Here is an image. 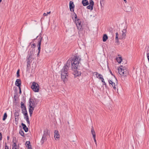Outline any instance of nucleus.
I'll use <instances>...</instances> for the list:
<instances>
[{"label": "nucleus", "instance_id": "1", "mask_svg": "<svg viewBox=\"0 0 149 149\" xmlns=\"http://www.w3.org/2000/svg\"><path fill=\"white\" fill-rule=\"evenodd\" d=\"M72 59L71 68L72 70H76L79 66V64L81 58L80 56H74L72 58H70Z\"/></svg>", "mask_w": 149, "mask_h": 149}, {"label": "nucleus", "instance_id": "2", "mask_svg": "<svg viewBox=\"0 0 149 149\" xmlns=\"http://www.w3.org/2000/svg\"><path fill=\"white\" fill-rule=\"evenodd\" d=\"M36 102L33 99H30L29 100V112L30 116H31L33 111L34 107L36 106Z\"/></svg>", "mask_w": 149, "mask_h": 149}, {"label": "nucleus", "instance_id": "3", "mask_svg": "<svg viewBox=\"0 0 149 149\" xmlns=\"http://www.w3.org/2000/svg\"><path fill=\"white\" fill-rule=\"evenodd\" d=\"M119 74L123 76H126L128 74V72L127 70L125 68L122 66H121L118 69Z\"/></svg>", "mask_w": 149, "mask_h": 149}, {"label": "nucleus", "instance_id": "4", "mask_svg": "<svg viewBox=\"0 0 149 149\" xmlns=\"http://www.w3.org/2000/svg\"><path fill=\"white\" fill-rule=\"evenodd\" d=\"M31 87L35 92H38L39 91V87L38 84L36 82H33Z\"/></svg>", "mask_w": 149, "mask_h": 149}, {"label": "nucleus", "instance_id": "5", "mask_svg": "<svg viewBox=\"0 0 149 149\" xmlns=\"http://www.w3.org/2000/svg\"><path fill=\"white\" fill-rule=\"evenodd\" d=\"M75 22L77 29L79 30H81L82 28V24L80 20L79 19L76 20Z\"/></svg>", "mask_w": 149, "mask_h": 149}, {"label": "nucleus", "instance_id": "6", "mask_svg": "<svg viewBox=\"0 0 149 149\" xmlns=\"http://www.w3.org/2000/svg\"><path fill=\"white\" fill-rule=\"evenodd\" d=\"M68 76L67 73H65L63 72L61 73V78L62 79L64 82H65L67 81V77Z\"/></svg>", "mask_w": 149, "mask_h": 149}, {"label": "nucleus", "instance_id": "7", "mask_svg": "<svg viewBox=\"0 0 149 149\" xmlns=\"http://www.w3.org/2000/svg\"><path fill=\"white\" fill-rule=\"evenodd\" d=\"M33 51H31L30 52V54H29V56L27 58V61H29L31 62L32 61L31 59L33 58Z\"/></svg>", "mask_w": 149, "mask_h": 149}, {"label": "nucleus", "instance_id": "8", "mask_svg": "<svg viewBox=\"0 0 149 149\" xmlns=\"http://www.w3.org/2000/svg\"><path fill=\"white\" fill-rule=\"evenodd\" d=\"M74 5L73 2L72 1H70L69 3V8L70 10L71 11L74 12Z\"/></svg>", "mask_w": 149, "mask_h": 149}, {"label": "nucleus", "instance_id": "9", "mask_svg": "<svg viewBox=\"0 0 149 149\" xmlns=\"http://www.w3.org/2000/svg\"><path fill=\"white\" fill-rule=\"evenodd\" d=\"M127 31L126 29H123L120 33V35L122 37H124L126 36Z\"/></svg>", "mask_w": 149, "mask_h": 149}, {"label": "nucleus", "instance_id": "10", "mask_svg": "<svg viewBox=\"0 0 149 149\" xmlns=\"http://www.w3.org/2000/svg\"><path fill=\"white\" fill-rule=\"evenodd\" d=\"M74 70V71L73 73V74L75 76V77L79 76L81 75V73L80 72L78 71L77 70V69Z\"/></svg>", "mask_w": 149, "mask_h": 149}, {"label": "nucleus", "instance_id": "11", "mask_svg": "<svg viewBox=\"0 0 149 149\" xmlns=\"http://www.w3.org/2000/svg\"><path fill=\"white\" fill-rule=\"evenodd\" d=\"M72 59H71L70 58L67 61L66 65H65V66L66 67L69 68L70 66V65L71 64H72Z\"/></svg>", "mask_w": 149, "mask_h": 149}, {"label": "nucleus", "instance_id": "12", "mask_svg": "<svg viewBox=\"0 0 149 149\" xmlns=\"http://www.w3.org/2000/svg\"><path fill=\"white\" fill-rule=\"evenodd\" d=\"M54 137L56 139H59L60 138V135L58 134V131L57 130H55L54 132Z\"/></svg>", "mask_w": 149, "mask_h": 149}, {"label": "nucleus", "instance_id": "13", "mask_svg": "<svg viewBox=\"0 0 149 149\" xmlns=\"http://www.w3.org/2000/svg\"><path fill=\"white\" fill-rule=\"evenodd\" d=\"M68 68L66 67L65 66H64L61 72H64L65 73H68V70L69 69Z\"/></svg>", "mask_w": 149, "mask_h": 149}, {"label": "nucleus", "instance_id": "14", "mask_svg": "<svg viewBox=\"0 0 149 149\" xmlns=\"http://www.w3.org/2000/svg\"><path fill=\"white\" fill-rule=\"evenodd\" d=\"M124 10L127 12H129L131 10V7L130 6H125Z\"/></svg>", "mask_w": 149, "mask_h": 149}, {"label": "nucleus", "instance_id": "15", "mask_svg": "<svg viewBox=\"0 0 149 149\" xmlns=\"http://www.w3.org/2000/svg\"><path fill=\"white\" fill-rule=\"evenodd\" d=\"M21 125L22 126L23 128L26 132H27L28 131V129L26 126V125L23 123H22Z\"/></svg>", "mask_w": 149, "mask_h": 149}, {"label": "nucleus", "instance_id": "16", "mask_svg": "<svg viewBox=\"0 0 149 149\" xmlns=\"http://www.w3.org/2000/svg\"><path fill=\"white\" fill-rule=\"evenodd\" d=\"M26 147L28 149H32L31 146L30 145V142L29 141H26L25 143Z\"/></svg>", "mask_w": 149, "mask_h": 149}, {"label": "nucleus", "instance_id": "17", "mask_svg": "<svg viewBox=\"0 0 149 149\" xmlns=\"http://www.w3.org/2000/svg\"><path fill=\"white\" fill-rule=\"evenodd\" d=\"M123 38H116V42L117 45H119L121 41Z\"/></svg>", "mask_w": 149, "mask_h": 149}, {"label": "nucleus", "instance_id": "18", "mask_svg": "<svg viewBox=\"0 0 149 149\" xmlns=\"http://www.w3.org/2000/svg\"><path fill=\"white\" fill-rule=\"evenodd\" d=\"M81 3L84 6H87L89 4V3L87 0H82Z\"/></svg>", "mask_w": 149, "mask_h": 149}, {"label": "nucleus", "instance_id": "19", "mask_svg": "<svg viewBox=\"0 0 149 149\" xmlns=\"http://www.w3.org/2000/svg\"><path fill=\"white\" fill-rule=\"evenodd\" d=\"M21 84V81L20 79H17L15 81V84L17 86H20Z\"/></svg>", "mask_w": 149, "mask_h": 149}, {"label": "nucleus", "instance_id": "20", "mask_svg": "<svg viewBox=\"0 0 149 149\" xmlns=\"http://www.w3.org/2000/svg\"><path fill=\"white\" fill-rule=\"evenodd\" d=\"M109 83L111 85L113 89L115 90L116 89L115 83L111 80H109Z\"/></svg>", "mask_w": 149, "mask_h": 149}, {"label": "nucleus", "instance_id": "21", "mask_svg": "<svg viewBox=\"0 0 149 149\" xmlns=\"http://www.w3.org/2000/svg\"><path fill=\"white\" fill-rule=\"evenodd\" d=\"M42 38H41L40 39L38 42V50L39 52H40V45L41 44V42L42 41Z\"/></svg>", "mask_w": 149, "mask_h": 149}, {"label": "nucleus", "instance_id": "22", "mask_svg": "<svg viewBox=\"0 0 149 149\" xmlns=\"http://www.w3.org/2000/svg\"><path fill=\"white\" fill-rule=\"evenodd\" d=\"M91 133L93 135V137H96L95 133L93 127H92V128H91Z\"/></svg>", "mask_w": 149, "mask_h": 149}, {"label": "nucleus", "instance_id": "23", "mask_svg": "<svg viewBox=\"0 0 149 149\" xmlns=\"http://www.w3.org/2000/svg\"><path fill=\"white\" fill-rule=\"evenodd\" d=\"M116 60L118 63H120L122 61V59L121 57H119L116 58Z\"/></svg>", "mask_w": 149, "mask_h": 149}, {"label": "nucleus", "instance_id": "24", "mask_svg": "<svg viewBox=\"0 0 149 149\" xmlns=\"http://www.w3.org/2000/svg\"><path fill=\"white\" fill-rule=\"evenodd\" d=\"M97 77L98 78H99L102 81V82H103L104 80V79L103 78L102 75L100 74H99L98 75V76H97Z\"/></svg>", "mask_w": 149, "mask_h": 149}, {"label": "nucleus", "instance_id": "25", "mask_svg": "<svg viewBox=\"0 0 149 149\" xmlns=\"http://www.w3.org/2000/svg\"><path fill=\"white\" fill-rule=\"evenodd\" d=\"M46 140V137L45 136H43L41 140V142L42 143H44V141Z\"/></svg>", "mask_w": 149, "mask_h": 149}, {"label": "nucleus", "instance_id": "26", "mask_svg": "<svg viewBox=\"0 0 149 149\" xmlns=\"http://www.w3.org/2000/svg\"><path fill=\"white\" fill-rule=\"evenodd\" d=\"M48 130L47 129H45L44 131V134L43 136L46 137L48 135Z\"/></svg>", "mask_w": 149, "mask_h": 149}, {"label": "nucleus", "instance_id": "27", "mask_svg": "<svg viewBox=\"0 0 149 149\" xmlns=\"http://www.w3.org/2000/svg\"><path fill=\"white\" fill-rule=\"evenodd\" d=\"M16 139V138H13V147L12 148H14H14H16L17 147V145H16V143L15 142H14V140Z\"/></svg>", "mask_w": 149, "mask_h": 149}, {"label": "nucleus", "instance_id": "28", "mask_svg": "<svg viewBox=\"0 0 149 149\" xmlns=\"http://www.w3.org/2000/svg\"><path fill=\"white\" fill-rule=\"evenodd\" d=\"M87 8L88 9L90 10H92L93 9V6L90 5H89L87 6Z\"/></svg>", "mask_w": 149, "mask_h": 149}, {"label": "nucleus", "instance_id": "29", "mask_svg": "<svg viewBox=\"0 0 149 149\" xmlns=\"http://www.w3.org/2000/svg\"><path fill=\"white\" fill-rule=\"evenodd\" d=\"M24 118L26 120L27 123L29 125L30 124V121L29 120V118L28 116H27L26 117H24Z\"/></svg>", "mask_w": 149, "mask_h": 149}, {"label": "nucleus", "instance_id": "30", "mask_svg": "<svg viewBox=\"0 0 149 149\" xmlns=\"http://www.w3.org/2000/svg\"><path fill=\"white\" fill-rule=\"evenodd\" d=\"M7 117V115L6 113H5L3 115V120H5L6 119V118Z\"/></svg>", "mask_w": 149, "mask_h": 149}, {"label": "nucleus", "instance_id": "31", "mask_svg": "<svg viewBox=\"0 0 149 149\" xmlns=\"http://www.w3.org/2000/svg\"><path fill=\"white\" fill-rule=\"evenodd\" d=\"M19 134L22 136H24V133L23 131L22 130H20L19 132Z\"/></svg>", "mask_w": 149, "mask_h": 149}, {"label": "nucleus", "instance_id": "32", "mask_svg": "<svg viewBox=\"0 0 149 149\" xmlns=\"http://www.w3.org/2000/svg\"><path fill=\"white\" fill-rule=\"evenodd\" d=\"M14 115L15 116H17L18 117L19 115V112L17 111H16L15 112V113H14Z\"/></svg>", "mask_w": 149, "mask_h": 149}, {"label": "nucleus", "instance_id": "33", "mask_svg": "<svg viewBox=\"0 0 149 149\" xmlns=\"http://www.w3.org/2000/svg\"><path fill=\"white\" fill-rule=\"evenodd\" d=\"M90 4L93 6L94 5V2L92 0H90Z\"/></svg>", "mask_w": 149, "mask_h": 149}, {"label": "nucleus", "instance_id": "34", "mask_svg": "<svg viewBox=\"0 0 149 149\" xmlns=\"http://www.w3.org/2000/svg\"><path fill=\"white\" fill-rule=\"evenodd\" d=\"M22 108V113H24V112H25L26 111H27L26 107H24V108Z\"/></svg>", "mask_w": 149, "mask_h": 149}, {"label": "nucleus", "instance_id": "35", "mask_svg": "<svg viewBox=\"0 0 149 149\" xmlns=\"http://www.w3.org/2000/svg\"><path fill=\"white\" fill-rule=\"evenodd\" d=\"M31 62H30L29 61H27V68L29 67L30 66V63Z\"/></svg>", "mask_w": 149, "mask_h": 149}, {"label": "nucleus", "instance_id": "36", "mask_svg": "<svg viewBox=\"0 0 149 149\" xmlns=\"http://www.w3.org/2000/svg\"><path fill=\"white\" fill-rule=\"evenodd\" d=\"M25 107L24 106V103L22 102H21V108H24V107Z\"/></svg>", "mask_w": 149, "mask_h": 149}, {"label": "nucleus", "instance_id": "37", "mask_svg": "<svg viewBox=\"0 0 149 149\" xmlns=\"http://www.w3.org/2000/svg\"><path fill=\"white\" fill-rule=\"evenodd\" d=\"M23 113L24 114V115L25 116V117H26L27 116H28L27 111H26L25 112H24V113Z\"/></svg>", "mask_w": 149, "mask_h": 149}, {"label": "nucleus", "instance_id": "38", "mask_svg": "<svg viewBox=\"0 0 149 149\" xmlns=\"http://www.w3.org/2000/svg\"><path fill=\"white\" fill-rule=\"evenodd\" d=\"M15 120L16 122H17L18 119V117L17 116H15Z\"/></svg>", "mask_w": 149, "mask_h": 149}, {"label": "nucleus", "instance_id": "39", "mask_svg": "<svg viewBox=\"0 0 149 149\" xmlns=\"http://www.w3.org/2000/svg\"><path fill=\"white\" fill-rule=\"evenodd\" d=\"M19 69L17 71V77H18L19 76Z\"/></svg>", "mask_w": 149, "mask_h": 149}, {"label": "nucleus", "instance_id": "40", "mask_svg": "<svg viewBox=\"0 0 149 149\" xmlns=\"http://www.w3.org/2000/svg\"><path fill=\"white\" fill-rule=\"evenodd\" d=\"M95 137H93V139H94V141H95V144L96 145V146H97V142H96V140L95 139Z\"/></svg>", "mask_w": 149, "mask_h": 149}, {"label": "nucleus", "instance_id": "41", "mask_svg": "<svg viewBox=\"0 0 149 149\" xmlns=\"http://www.w3.org/2000/svg\"><path fill=\"white\" fill-rule=\"evenodd\" d=\"M103 38V41L104 42L106 41L108 38Z\"/></svg>", "mask_w": 149, "mask_h": 149}, {"label": "nucleus", "instance_id": "42", "mask_svg": "<svg viewBox=\"0 0 149 149\" xmlns=\"http://www.w3.org/2000/svg\"><path fill=\"white\" fill-rule=\"evenodd\" d=\"M42 36V34L41 33H40L39 35H38V36H36V37L37 38H38V37H41Z\"/></svg>", "mask_w": 149, "mask_h": 149}, {"label": "nucleus", "instance_id": "43", "mask_svg": "<svg viewBox=\"0 0 149 149\" xmlns=\"http://www.w3.org/2000/svg\"><path fill=\"white\" fill-rule=\"evenodd\" d=\"M2 139V135L1 132H0V141H1Z\"/></svg>", "mask_w": 149, "mask_h": 149}, {"label": "nucleus", "instance_id": "44", "mask_svg": "<svg viewBox=\"0 0 149 149\" xmlns=\"http://www.w3.org/2000/svg\"><path fill=\"white\" fill-rule=\"evenodd\" d=\"M149 53V47H148L147 49V53Z\"/></svg>", "mask_w": 149, "mask_h": 149}, {"label": "nucleus", "instance_id": "45", "mask_svg": "<svg viewBox=\"0 0 149 149\" xmlns=\"http://www.w3.org/2000/svg\"><path fill=\"white\" fill-rule=\"evenodd\" d=\"M97 74H98V73L97 72H94V73H93V75H97Z\"/></svg>", "mask_w": 149, "mask_h": 149}, {"label": "nucleus", "instance_id": "46", "mask_svg": "<svg viewBox=\"0 0 149 149\" xmlns=\"http://www.w3.org/2000/svg\"><path fill=\"white\" fill-rule=\"evenodd\" d=\"M102 37H108V36L107 34H104L103 35V36Z\"/></svg>", "mask_w": 149, "mask_h": 149}, {"label": "nucleus", "instance_id": "47", "mask_svg": "<svg viewBox=\"0 0 149 149\" xmlns=\"http://www.w3.org/2000/svg\"><path fill=\"white\" fill-rule=\"evenodd\" d=\"M116 37H118V33L117 32L116 33Z\"/></svg>", "mask_w": 149, "mask_h": 149}, {"label": "nucleus", "instance_id": "48", "mask_svg": "<svg viewBox=\"0 0 149 149\" xmlns=\"http://www.w3.org/2000/svg\"><path fill=\"white\" fill-rule=\"evenodd\" d=\"M43 15L44 16H47V13H45L43 14Z\"/></svg>", "mask_w": 149, "mask_h": 149}, {"label": "nucleus", "instance_id": "49", "mask_svg": "<svg viewBox=\"0 0 149 149\" xmlns=\"http://www.w3.org/2000/svg\"><path fill=\"white\" fill-rule=\"evenodd\" d=\"M32 47H35V44L34 43L32 44Z\"/></svg>", "mask_w": 149, "mask_h": 149}, {"label": "nucleus", "instance_id": "50", "mask_svg": "<svg viewBox=\"0 0 149 149\" xmlns=\"http://www.w3.org/2000/svg\"><path fill=\"white\" fill-rule=\"evenodd\" d=\"M109 72H110V73L112 75H113V74H112V72L111 71V70H109Z\"/></svg>", "mask_w": 149, "mask_h": 149}, {"label": "nucleus", "instance_id": "51", "mask_svg": "<svg viewBox=\"0 0 149 149\" xmlns=\"http://www.w3.org/2000/svg\"><path fill=\"white\" fill-rule=\"evenodd\" d=\"M40 53V52H38V53L37 54V56H39V54Z\"/></svg>", "mask_w": 149, "mask_h": 149}, {"label": "nucleus", "instance_id": "52", "mask_svg": "<svg viewBox=\"0 0 149 149\" xmlns=\"http://www.w3.org/2000/svg\"><path fill=\"white\" fill-rule=\"evenodd\" d=\"M18 87H19V91L21 90V88H20V86H18Z\"/></svg>", "mask_w": 149, "mask_h": 149}, {"label": "nucleus", "instance_id": "53", "mask_svg": "<svg viewBox=\"0 0 149 149\" xmlns=\"http://www.w3.org/2000/svg\"><path fill=\"white\" fill-rule=\"evenodd\" d=\"M51 13V11H49V12H47V15L48 14H49Z\"/></svg>", "mask_w": 149, "mask_h": 149}, {"label": "nucleus", "instance_id": "54", "mask_svg": "<svg viewBox=\"0 0 149 149\" xmlns=\"http://www.w3.org/2000/svg\"><path fill=\"white\" fill-rule=\"evenodd\" d=\"M102 82L103 83V84L105 85H106V84L105 81H104H104L103 82Z\"/></svg>", "mask_w": 149, "mask_h": 149}, {"label": "nucleus", "instance_id": "55", "mask_svg": "<svg viewBox=\"0 0 149 149\" xmlns=\"http://www.w3.org/2000/svg\"><path fill=\"white\" fill-rule=\"evenodd\" d=\"M22 93L21 90L19 91V93L21 94Z\"/></svg>", "mask_w": 149, "mask_h": 149}, {"label": "nucleus", "instance_id": "56", "mask_svg": "<svg viewBox=\"0 0 149 149\" xmlns=\"http://www.w3.org/2000/svg\"><path fill=\"white\" fill-rule=\"evenodd\" d=\"M5 148L6 147L7 148V147H8V146H7V145H6V143H5Z\"/></svg>", "mask_w": 149, "mask_h": 149}, {"label": "nucleus", "instance_id": "57", "mask_svg": "<svg viewBox=\"0 0 149 149\" xmlns=\"http://www.w3.org/2000/svg\"><path fill=\"white\" fill-rule=\"evenodd\" d=\"M9 136H7V140H9Z\"/></svg>", "mask_w": 149, "mask_h": 149}, {"label": "nucleus", "instance_id": "58", "mask_svg": "<svg viewBox=\"0 0 149 149\" xmlns=\"http://www.w3.org/2000/svg\"><path fill=\"white\" fill-rule=\"evenodd\" d=\"M124 1H125V2L126 3L127 2V1H126V0H123Z\"/></svg>", "mask_w": 149, "mask_h": 149}, {"label": "nucleus", "instance_id": "59", "mask_svg": "<svg viewBox=\"0 0 149 149\" xmlns=\"http://www.w3.org/2000/svg\"><path fill=\"white\" fill-rule=\"evenodd\" d=\"M5 149H9V148H8V147H7V148H6V147L5 148Z\"/></svg>", "mask_w": 149, "mask_h": 149}, {"label": "nucleus", "instance_id": "60", "mask_svg": "<svg viewBox=\"0 0 149 149\" xmlns=\"http://www.w3.org/2000/svg\"><path fill=\"white\" fill-rule=\"evenodd\" d=\"M12 149H17V147L15 148H14H14H12Z\"/></svg>", "mask_w": 149, "mask_h": 149}, {"label": "nucleus", "instance_id": "61", "mask_svg": "<svg viewBox=\"0 0 149 149\" xmlns=\"http://www.w3.org/2000/svg\"><path fill=\"white\" fill-rule=\"evenodd\" d=\"M2 0H0V3H1V2L2 1Z\"/></svg>", "mask_w": 149, "mask_h": 149}, {"label": "nucleus", "instance_id": "62", "mask_svg": "<svg viewBox=\"0 0 149 149\" xmlns=\"http://www.w3.org/2000/svg\"><path fill=\"white\" fill-rule=\"evenodd\" d=\"M76 17H75V18L76 19L77 18V16L76 15Z\"/></svg>", "mask_w": 149, "mask_h": 149}, {"label": "nucleus", "instance_id": "63", "mask_svg": "<svg viewBox=\"0 0 149 149\" xmlns=\"http://www.w3.org/2000/svg\"><path fill=\"white\" fill-rule=\"evenodd\" d=\"M15 97H16V95H14V98Z\"/></svg>", "mask_w": 149, "mask_h": 149}, {"label": "nucleus", "instance_id": "64", "mask_svg": "<svg viewBox=\"0 0 149 149\" xmlns=\"http://www.w3.org/2000/svg\"><path fill=\"white\" fill-rule=\"evenodd\" d=\"M68 124H69V122H68Z\"/></svg>", "mask_w": 149, "mask_h": 149}]
</instances>
